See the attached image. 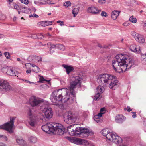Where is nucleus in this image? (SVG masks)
<instances>
[{
  "instance_id": "obj_1",
  "label": "nucleus",
  "mask_w": 146,
  "mask_h": 146,
  "mask_svg": "<svg viewBox=\"0 0 146 146\" xmlns=\"http://www.w3.org/2000/svg\"><path fill=\"white\" fill-rule=\"evenodd\" d=\"M82 78L79 76H73L70 80V86L68 89L63 88L54 91L51 95V100L53 104L57 105L61 102L67 104L72 103L76 96L74 89L77 86H81V80Z\"/></svg>"
},
{
  "instance_id": "obj_2",
  "label": "nucleus",
  "mask_w": 146,
  "mask_h": 146,
  "mask_svg": "<svg viewBox=\"0 0 146 146\" xmlns=\"http://www.w3.org/2000/svg\"><path fill=\"white\" fill-rule=\"evenodd\" d=\"M127 58V56L122 54L116 56L112 62L113 66L115 71L123 72L135 66L134 61L128 59Z\"/></svg>"
},
{
  "instance_id": "obj_3",
  "label": "nucleus",
  "mask_w": 146,
  "mask_h": 146,
  "mask_svg": "<svg viewBox=\"0 0 146 146\" xmlns=\"http://www.w3.org/2000/svg\"><path fill=\"white\" fill-rule=\"evenodd\" d=\"M115 77L107 74H99L97 76V81L99 84L105 86H109L113 90H115L117 87L118 80Z\"/></svg>"
},
{
  "instance_id": "obj_4",
  "label": "nucleus",
  "mask_w": 146,
  "mask_h": 146,
  "mask_svg": "<svg viewBox=\"0 0 146 146\" xmlns=\"http://www.w3.org/2000/svg\"><path fill=\"white\" fill-rule=\"evenodd\" d=\"M32 110L30 108L27 110V117L28 118L27 125L30 129L33 130L37 125L36 116L32 113Z\"/></svg>"
},
{
  "instance_id": "obj_5",
  "label": "nucleus",
  "mask_w": 146,
  "mask_h": 146,
  "mask_svg": "<svg viewBox=\"0 0 146 146\" xmlns=\"http://www.w3.org/2000/svg\"><path fill=\"white\" fill-rule=\"evenodd\" d=\"M78 114L71 111L66 112L64 115L65 122L67 124H71L75 122L78 118Z\"/></svg>"
},
{
  "instance_id": "obj_6",
  "label": "nucleus",
  "mask_w": 146,
  "mask_h": 146,
  "mask_svg": "<svg viewBox=\"0 0 146 146\" xmlns=\"http://www.w3.org/2000/svg\"><path fill=\"white\" fill-rule=\"evenodd\" d=\"M15 118V117H11L10 122H7L3 125H0V129L7 131L9 133H12L13 132V128L14 127V123Z\"/></svg>"
},
{
  "instance_id": "obj_7",
  "label": "nucleus",
  "mask_w": 146,
  "mask_h": 146,
  "mask_svg": "<svg viewBox=\"0 0 146 146\" xmlns=\"http://www.w3.org/2000/svg\"><path fill=\"white\" fill-rule=\"evenodd\" d=\"M43 101V99L34 96L31 97L29 100V104L33 108L38 107Z\"/></svg>"
},
{
  "instance_id": "obj_8",
  "label": "nucleus",
  "mask_w": 146,
  "mask_h": 146,
  "mask_svg": "<svg viewBox=\"0 0 146 146\" xmlns=\"http://www.w3.org/2000/svg\"><path fill=\"white\" fill-rule=\"evenodd\" d=\"M53 131L52 133L57 135H62L64 133V127L61 124L57 123L54 124Z\"/></svg>"
},
{
  "instance_id": "obj_9",
  "label": "nucleus",
  "mask_w": 146,
  "mask_h": 146,
  "mask_svg": "<svg viewBox=\"0 0 146 146\" xmlns=\"http://www.w3.org/2000/svg\"><path fill=\"white\" fill-rule=\"evenodd\" d=\"M68 139L70 141L75 144H81L85 145H88L90 144L89 142L87 140L82 139H71L70 137H68Z\"/></svg>"
},
{
  "instance_id": "obj_10",
  "label": "nucleus",
  "mask_w": 146,
  "mask_h": 146,
  "mask_svg": "<svg viewBox=\"0 0 146 146\" xmlns=\"http://www.w3.org/2000/svg\"><path fill=\"white\" fill-rule=\"evenodd\" d=\"M68 139L70 141L75 144H81L85 145H88L90 144L89 142L87 140L82 139H71L70 137H68Z\"/></svg>"
},
{
  "instance_id": "obj_11",
  "label": "nucleus",
  "mask_w": 146,
  "mask_h": 146,
  "mask_svg": "<svg viewBox=\"0 0 146 146\" xmlns=\"http://www.w3.org/2000/svg\"><path fill=\"white\" fill-rule=\"evenodd\" d=\"M54 124V123H48L42 126V129L44 132L50 133L53 131Z\"/></svg>"
},
{
  "instance_id": "obj_12",
  "label": "nucleus",
  "mask_w": 146,
  "mask_h": 146,
  "mask_svg": "<svg viewBox=\"0 0 146 146\" xmlns=\"http://www.w3.org/2000/svg\"><path fill=\"white\" fill-rule=\"evenodd\" d=\"M11 88V86L7 81L4 80H0V91H8Z\"/></svg>"
},
{
  "instance_id": "obj_13",
  "label": "nucleus",
  "mask_w": 146,
  "mask_h": 146,
  "mask_svg": "<svg viewBox=\"0 0 146 146\" xmlns=\"http://www.w3.org/2000/svg\"><path fill=\"white\" fill-rule=\"evenodd\" d=\"M2 71L3 72H6V74L10 76H16L17 71L15 69L11 67H6L2 68Z\"/></svg>"
},
{
  "instance_id": "obj_14",
  "label": "nucleus",
  "mask_w": 146,
  "mask_h": 146,
  "mask_svg": "<svg viewBox=\"0 0 146 146\" xmlns=\"http://www.w3.org/2000/svg\"><path fill=\"white\" fill-rule=\"evenodd\" d=\"M44 110H42L44 113L45 116L47 118H50L52 116L53 113L51 108L48 106H42L41 109L43 108Z\"/></svg>"
},
{
  "instance_id": "obj_15",
  "label": "nucleus",
  "mask_w": 146,
  "mask_h": 146,
  "mask_svg": "<svg viewBox=\"0 0 146 146\" xmlns=\"http://www.w3.org/2000/svg\"><path fill=\"white\" fill-rule=\"evenodd\" d=\"M109 140L115 143H119L122 142V139L120 137L112 133L110 136V138Z\"/></svg>"
},
{
  "instance_id": "obj_16",
  "label": "nucleus",
  "mask_w": 146,
  "mask_h": 146,
  "mask_svg": "<svg viewBox=\"0 0 146 146\" xmlns=\"http://www.w3.org/2000/svg\"><path fill=\"white\" fill-rule=\"evenodd\" d=\"M81 127H76L75 130L72 129V131L71 132H69V133L70 135L76 136L80 137V135L81 134Z\"/></svg>"
},
{
  "instance_id": "obj_17",
  "label": "nucleus",
  "mask_w": 146,
  "mask_h": 146,
  "mask_svg": "<svg viewBox=\"0 0 146 146\" xmlns=\"http://www.w3.org/2000/svg\"><path fill=\"white\" fill-rule=\"evenodd\" d=\"M88 12L92 14L97 15L101 12L100 10H98L97 8L94 7H89L87 10Z\"/></svg>"
},
{
  "instance_id": "obj_18",
  "label": "nucleus",
  "mask_w": 146,
  "mask_h": 146,
  "mask_svg": "<svg viewBox=\"0 0 146 146\" xmlns=\"http://www.w3.org/2000/svg\"><path fill=\"white\" fill-rule=\"evenodd\" d=\"M130 49L133 52H137V53H139L141 52V47L134 44H132L130 46Z\"/></svg>"
},
{
  "instance_id": "obj_19",
  "label": "nucleus",
  "mask_w": 146,
  "mask_h": 146,
  "mask_svg": "<svg viewBox=\"0 0 146 146\" xmlns=\"http://www.w3.org/2000/svg\"><path fill=\"white\" fill-rule=\"evenodd\" d=\"M101 133L102 135L106 137V138L108 140L110 138V136L112 133L110 132L108 129H103L102 130Z\"/></svg>"
},
{
  "instance_id": "obj_20",
  "label": "nucleus",
  "mask_w": 146,
  "mask_h": 146,
  "mask_svg": "<svg viewBox=\"0 0 146 146\" xmlns=\"http://www.w3.org/2000/svg\"><path fill=\"white\" fill-rule=\"evenodd\" d=\"M62 66L66 69V72L68 74H69L70 72H72L74 70V68L71 66L63 64Z\"/></svg>"
},
{
  "instance_id": "obj_21",
  "label": "nucleus",
  "mask_w": 146,
  "mask_h": 146,
  "mask_svg": "<svg viewBox=\"0 0 146 146\" xmlns=\"http://www.w3.org/2000/svg\"><path fill=\"white\" fill-rule=\"evenodd\" d=\"M16 141L17 143L19 145L23 146H26L27 145V143L26 141L21 138H17L16 139Z\"/></svg>"
},
{
  "instance_id": "obj_22",
  "label": "nucleus",
  "mask_w": 146,
  "mask_h": 146,
  "mask_svg": "<svg viewBox=\"0 0 146 146\" xmlns=\"http://www.w3.org/2000/svg\"><path fill=\"white\" fill-rule=\"evenodd\" d=\"M135 39L137 42L141 43H144L145 41L143 35L139 34Z\"/></svg>"
},
{
  "instance_id": "obj_23",
  "label": "nucleus",
  "mask_w": 146,
  "mask_h": 146,
  "mask_svg": "<svg viewBox=\"0 0 146 146\" xmlns=\"http://www.w3.org/2000/svg\"><path fill=\"white\" fill-rule=\"evenodd\" d=\"M120 12L119 11L115 10L112 12L111 13V18L113 19H116L117 17L119 15Z\"/></svg>"
},
{
  "instance_id": "obj_24",
  "label": "nucleus",
  "mask_w": 146,
  "mask_h": 146,
  "mask_svg": "<svg viewBox=\"0 0 146 146\" xmlns=\"http://www.w3.org/2000/svg\"><path fill=\"white\" fill-rule=\"evenodd\" d=\"M123 116L122 115H118L116 116L115 118V121L119 123H121L123 121Z\"/></svg>"
},
{
  "instance_id": "obj_25",
  "label": "nucleus",
  "mask_w": 146,
  "mask_h": 146,
  "mask_svg": "<svg viewBox=\"0 0 146 146\" xmlns=\"http://www.w3.org/2000/svg\"><path fill=\"white\" fill-rule=\"evenodd\" d=\"M39 35H42L43 37H44V36L41 34H38L37 35L36 34H33L32 35H29L28 37L30 38H32L34 39H36L37 38L42 39V37H39L38 36Z\"/></svg>"
},
{
  "instance_id": "obj_26",
  "label": "nucleus",
  "mask_w": 146,
  "mask_h": 146,
  "mask_svg": "<svg viewBox=\"0 0 146 146\" xmlns=\"http://www.w3.org/2000/svg\"><path fill=\"white\" fill-rule=\"evenodd\" d=\"M29 64L32 67L36 68V70L33 69H32V71L35 73H38L40 71V68L36 65L32 63H29Z\"/></svg>"
},
{
  "instance_id": "obj_27",
  "label": "nucleus",
  "mask_w": 146,
  "mask_h": 146,
  "mask_svg": "<svg viewBox=\"0 0 146 146\" xmlns=\"http://www.w3.org/2000/svg\"><path fill=\"white\" fill-rule=\"evenodd\" d=\"M80 9V7H78L77 8H74L72 10V12L73 15V17H75L78 14L79 11Z\"/></svg>"
},
{
  "instance_id": "obj_28",
  "label": "nucleus",
  "mask_w": 146,
  "mask_h": 146,
  "mask_svg": "<svg viewBox=\"0 0 146 146\" xmlns=\"http://www.w3.org/2000/svg\"><path fill=\"white\" fill-rule=\"evenodd\" d=\"M104 86H99L97 88V92L101 93H103L104 91Z\"/></svg>"
},
{
  "instance_id": "obj_29",
  "label": "nucleus",
  "mask_w": 146,
  "mask_h": 146,
  "mask_svg": "<svg viewBox=\"0 0 146 146\" xmlns=\"http://www.w3.org/2000/svg\"><path fill=\"white\" fill-rule=\"evenodd\" d=\"M29 140L31 142L34 143L37 141V139L35 137L31 136L29 138Z\"/></svg>"
},
{
  "instance_id": "obj_30",
  "label": "nucleus",
  "mask_w": 146,
  "mask_h": 146,
  "mask_svg": "<svg viewBox=\"0 0 146 146\" xmlns=\"http://www.w3.org/2000/svg\"><path fill=\"white\" fill-rule=\"evenodd\" d=\"M56 48L62 51H64L65 49V47L63 45L59 44H56Z\"/></svg>"
},
{
  "instance_id": "obj_31",
  "label": "nucleus",
  "mask_w": 146,
  "mask_h": 146,
  "mask_svg": "<svg viewBox=\"0 0 146 146\" xmlns=\"http://www.w3.org/2000/svg\"><path fill=\"white\" fill-rule=\"evenodd\" d=\"M141 58V60L143 63L146 64V54H142Z\"/></svg>"
},
{
  "instance_id": "obj_32",
  "label": "nucleus",
  "mask_w": 146,
  "mask_h": 146,
  "mask_svg": "<svg viewBox=\"0 0 146 146\" xmlns=\"http://www.w3.org/2000/svg\"><path fill=\"white\" fill-rule=\"evenodd\" d=\"M101 93L97 92L94 96V99L95 100H99L101 98Z\"/></svg>"
},
{
  "instance_id": "obj_33",
  "label": "nucleus",
  "mask_w": 146,
  "mask_h": 146,
  "mask_svg": "<svg viewBox=\"0 0 146 146\" xmlns=\"http://www.w3.org/2000/svg\"><path fill=\"white\" fill-rule=\"evenodd\" d=\"M81 134L85 133L88 134L89 133L88 129L85 128L81 127Z\"/></svg>"
},
{
  "instance_id": "obj_34",
  "label": "nucleus",
  "mask_w": 146,
  "mask_h": 146,
  "mask_svg": "<svg viewBox=\"0 0 146 146\" xmlns=\"http://www.w3.org/2000/svg\"><path fill=\"white\" fill-rule=\"evenodd\" d=\"M30 10H31L29 8L25 7L23 8L22 9V12L26 13H29L30 11Z\"/></svg>"
},
{
  "instance_id": "obj_35",
  "label": "nucleus",
  "mask_w": 146,
  "mask_h": 146,
  "mask_svg": "<svg viewBox=\"0 0 146 146\" xmlns=\"http://www.w3.org/2000/svg\"><path fill=\"white\" fill-rule=\"evenodd\" d=\"M130 21L133 23H136L137 21L136 19L133 16H131L129 18Z\"/></svg>"
},
{
  "instance_id": "obj_36",
  "label": "nucleus",
  "mask_w": 146,
  "mask_h": 146,
  "mask_svg": "<svg viewBox=\"0 0 146 146\" xmlns=\"http://www.w3.org/2000/svg\"><path fill=\"white\" fill-rule=\"evenodd\" d=\"M56 45H55L54 44H51V46L50 47V54H52L54 52V50H53V52H51L52 49L54 48H55V47L56 48Z\"/></svg>"
},
{
  "instance_id": "obj_37",
  "label": "nucleus",
  "mask_w": 146,
  "mask_h": 146,
  "mask_svg": "<svg viewBox=\"0 0 146 146\" xmlns=\"http://www.w3.org/2000/svg\"><path fill=\"white\" fill-rule=\"evenodd\" d=\"M95 118L96 119H94V120L97 123H100L102 122V120L100 118L98 117L96 118V117Z\"/></svg>"
},
{
  "instance_id": "obj_38",
  "label": "nucleus",
  "mask_w": 146,
  "mask_h": 146,
  "mask_svg": "<svg viewBox=\"0 0 146 146\" xmlns=\"http://www.w3.org/2000/svg\"><path fill=\"white\" fill-rule=\"evenodd\" d=\"M45 26H47L49 25H51L52 24V21H45Z\"/></svg>"
},
{
  "instance_id": "obj_39",
  "label": "nucleus",
  "mask_w": 146,
  "mask_h": 146,
  "mask_svg": "<svg viewBox=\"0 0 146 146\" xmlns=\"http://www.w3.org/2000/svg\"><path fill=\"white\" fill-rule=\"evenodd\" d=\"M139 35V34L138 33H137L135 32H133L131 33V35L134 37L135 39H136Z\"/></svg>"
},
{
  "instance_id": "obj_40",
  "label": "nucleus",
  "mask_w": 146,
  "mask_h": 146,
  "mask_svg": "<svg viewBox=\"0 0 146 146\" xmlns=\"http://www.w3.org/2000/svg\"><path fill=\"white\" fill-rule=\"evenodd\" d=\"M71 4V3L70 1H67L65 2L64 4V5L66 7H68L70 6Z\"/></svg>"
},
{
  "instance_id": "obj_41",
  "label": "nucleus",
  "mask_w": 146,
  "mask_h": 146,
  "mask_svg": "<svg viewBox=\"0 0 146 146\" xmlns=\"http://www.w3.org/2000/svg\"><path fill=\"white\" fill-rule=\"evenodd\" d=\"M5 56L6 57V58L7 59H9L10 58V55L9 53L5 52L4 53Z\"/></svg>"
},
{
  "instance_id": "obj_42",
  "label": "nucleus",
  "mask_w": 146,
  "mask_h": 146,
  "mask_svg": "<svg viewBox=\"0 0 146 146\" xmlns=\"http://www.w3.org/2000/svg\"><path fill=\"white\" fill-rule=\"evenodd\" d=\"M35 57L33 56H29L28 58V60L29 61H33Z\"/></svg>"
},
{
  "instance_id": "obj_43",
  "label": "nucleus",
  "mask_w": 146,
  "mask_h": 146,
  "mask_svg": "<svg viewBox=\"0 0 146 146\" xmlns=\"http://www.w3.org/2000/svg\"><path fill=\"white\" fill-rule=\"evenodd\" d=\"M101 15L102 16L106 17L107 16V14L106 12L102 11L101 13Z\"/></svg>"
},
{
  "instance_id": "obj_44",
  "label": "nucleus",
  "mask_w": 146,
  "mask_h": 146,
  "mask_svg": "<svg viewBox=\"0 0 146 146\" xmlns=\"http://www.w3.org/2000/svg\"><path fill=\"white\" fill-rule=\"evenodd\" d=\"M56 105L58 106V107L61 109H64V106L62 104H59V103H58V104Z\"/></svg>"
},
{
  "instance_id": "obj_45",
  "label": "nucleus",
  "mask_w": 146,
  "mask_h": 146,
  "mask_svg": "<svg viewBox=\"0 0 146 146\" xmlns=\"http://www.w3.org/2000/svg\"><path fill=\"white\" fill-rule=\"evenodd\" d=\"M39 25H40L42 26L45 27V21H42L39 22L38 23Z\"/></svg>"
},
{
  "instance_id": "obj_46",
  "label": "nucleus",
  "mask_w": 146,
  "mask_h": 146,
  "mask_svg": "<svg viewBox=\"0 0 146 146\" xmlns=\"http://www.w3.org/2000/svg\"><path fill=\"white\" fill-rule=\"evenodd\" d=\"M127 108H125L124 110H127L128 112H130L132 111V110L130 108L129 106H128Z\"/></svg>"
},
{
  "instance_id": "obj_47",
  "label": "nucleus",
  "mask_w": 146,
  "mask_h": 146,
  "mask_svg": "<svg viewBox=\"0 0 146 146\" xmlns=\"http://www.w3.org/2000/svg\"><path fill=\"white\" fill-rule=\"evenodd\" d=\"M20 1L21 3L26 5L28 4L29 2L28 0H20Z\"/></svg>"
},
{
  "instance_id": "obj_48",
  "label": "nucleus",
  "mask_w": 146,
  "mask_h": 146,
  "mask_svg": "<svg viewBox=\"0 0 146 146\" xmlns=\"http://www.w3.org/2000/svg\"><path fill=\"white\" fill-rule=\"evenodd\" d=\"M106 110L105 108L104 107H103V108H102L100 110V112H101L102 113H104V114L105 113V112H106Z\"/></svg>"
},
{
  "instance_id": "obj_49",
  "label": "nucleus",
  "mask_w": 146,
  "mask_h": 146,
  "mask_svg": "<svg viewBox=\"0 0 146 146\" xmlns=\"http://www.w3.org/2000/svg\"><path fill=\"white\" fill-rule=\"evenodd\" d=\"M40 76V77L39 78V81L38 82H43L45 81L43 77L41 76Z\"/></svg>"
},
{
  "instance_id": "obj_50",
  "label": "nucleus",
  "mask_w": 146,
  "mask_h": 146,
  "mask_svg": "<svg viewBox=\"0 0 146 146\" xmlns=\"http://www.w3.org/2000/svg\"><path fill=\"white\" fill-rule=\"evenodd\" d=\"M13 5V8L14 9H16L17 10L19 9V7L18 5L16 4H14Z\"/></svg>"
},
{
  "instance_id": "obj_51",
  "label": "nucleus",
  "mask_w": 146,
  "mask_h": 146,
  "mask_svg": "<svg viewBox=\"0 0 146 146\" xmlns=\"http://www.w3.org/2000/svg\"><path fill=\"white\" fill-rule=\"evenodd\" d=\"M98 2L101 3H104L106 2V0H98Z\"/></svg>"
},
{
  "instance_id": "obj_52",
  "label": "nucleus",
  "mask_w": 146,
  "mask_h": 146,
  "mask_svg": "<svg viewBox=\"0 0 146 146\" xmlns=\"http://www.w3.org/2000/svg\"><path fill=\"white\" fill-rule=\"evenodd\" d=\"M52 1L49 0H48L47 1V4H54V3H52Z\"/></svg>"
},
{
  "instance_id": "obj_53",
  "label": "nucleus",
  "mask_w": 146,
  "mask_h": 146,
  "mask_svg": "<svg viewBox=\"0 0 146 146\" xmlns=\"http://www.w3.org/2000/svg\"><path fill=\"white\" fill-rule=\"evenodd\" d=\"M103 114H104L103 113H102L101 112H100V113L98 114V115L96 116V117H100L102 116V115Z\"/></svg>"
},
{
  "instance_id": "obj_54",
  "label": "nucleus",
  "mask_w": 146,
  "mask_h": 146,
  "mask_svg": "<svg viewBox=\"0 0 146 146\" xmlns=\"http://www.w3.org/2000/svg\"><path fill=\"white\" fill-rule=\"evenodd\" d=\"M131 113L133 114V115H132V117L133 118H135L136 117V112H132Z\"/></svg>"
},
{
  "instance_id": "obj_55",
  "label": "nucleus",
  "mask_w": 146,
  "mask_h": 146,
  "mask_svg": "<svg viewBox=\"0 0 146 146\" xmlns=\"http://www.w3.org/2000/svg\"><path fill=\"white\" fill-rule=\"evenodd\" d=\"M23 81L26 82L27 83H29L30 84H34V83L31 82L29 81H28L26 80H23Z\"/></svg>"
},
{
  "instance_id": "obj_56",
  "label": "nucleus",
  "mask_w": 146,
  "mask_h": 146,
  "mask_svg": "<svg viewBox=\"0 0 146 146\" xmlns=\"http://www.w3.org/2000/svg\"><path fill=\"white\" fill-rule=\"evenodd\" d=\"M32 10L35 13L36 12V9L34 7H32Z\"/></svg>"
},
{
  "instance_id": "obj_57",
  "label": "nucleus",
  "mask_w": 146,
  "mask_h": 146,
  "mask_svg": "<svg viewBox=\"0 0 146 146\" xmlns=\"http://www.w3.org/2000/svg\"><path fill=\"white\" fill-rule=\"evenodd\" d=\"M3 138L6 141H7L8 140V138H7V137L5 135H3Z\"/></svg>"
},
{
  "instance_id": "obj_58",
  "label": "nucleus",
  "mask_w": 146,
  "mask_h": 146,
  "mask_svg": "<svg viewBox=\"0 0 146 146\" xmlns=\"http://www.w3.org/2000/svg\"><path fill=\"white\" fill-rule=\"evenodd\" d=\"M33 17H36V18H38V15H37L36 14L34 13L33 14Z\"/></svg>"
},
{
  "instance_id": "obj_59",
  "label": "nucleus",
  "mask_w": 146,
  "mask_h": 146,
  "mask_svg": "<svg viewBox=\"0 0 146 146\" xmlns=\"http://www.w3.org/2000/svg\"><path fill=\"white\" fill-rule=\"evenodd\" d=\"M51 44H52L50 42L48 43L47 44L48 47L50 48V47L51 46Z\"/></svg>"
},
{
  "instance_id": "obj_60",
  "label": "nucleus",
  "mask_w": 146,
  "mask_h": 146,
  "mask_svg": "<svg viewBox=\"0 0 146 146\" xmlns=\"http://www.w3.org/2000/svg\"><path fill=\"white\" fill-rule=\"evenodd\" d=\"M0 146H6V145L4 143L1 142L0 143Z\"/></svg>"
},
{
  "instance_id": "obj_61",
  "label": "nucleus",
  "mask_w": 146,
  "mask_h": 146,
  "mask_svg": "<svg viewBox=\"0 0 146 146\" xmlns=\"http://www.w3.org/2000/svg\"><path fill=\"white\" fill-rule=\"evenodd\" d=\"M39 113L40 114V115H41V116H42V117H41L40 118V119H42V120H43V119H44L45 118L44 117V116L43 115H42L41 113Z\"/></svg>"
},
{
  "instance_id": "obj_62",
  "label": "nucleus",
  "mask_w": 146,
  "mask_h": 146,
  "mask_svg": "<svg viewBox=\"0 0 146 146\" xmlns=\"http://www.w3.org/2000/svg\"><path fill=\"white\" fill-rule=\"evenodd\" d=\"M41 1L44 2V3H45V4H47V1L48 0H41Z\"/></svg>"
},
{
  "instance_id": "obj_63",
  "label": "nucleus",
  "mask_w": 146,
  "mask_h": 146,
  "mask_svg": "<svg viewBox=\"0 0 146 146\" xmlns=\"http://www.w3.org/2000/svg\"><path fill=\"white\" fill-rule=\"evenodd\" d=\"M31 70H27L26 71V72L27 74H28L29 73H30L31 72Z\"/></svg>"
},
{
  "instance_id": "obj_64",
  "label": "nucleus",
  "mask_w": 146,
  "mask_h": 146,
  "mask_svg": "<svg viewBox=\"0 0 146 146\" xmlns=\"http://www.w3.org/2000/svg\"><path fill=\"white\" fill-rule=\"evenodd\" d=\"M38 3H39V4L40 5H45V3H44L43 2H39Z\"/></svg>"
}]
</instances>
